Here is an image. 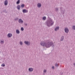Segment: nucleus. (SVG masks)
Segmentation results:
<instances>
[{"instance_id":"16","label":"nucleus","mask_w":75,"mask_h":75,"mask_svg":"<svg viewBox=\"0 0 75 75\" xmlns=\"http://www.w3.org/2000/svg\"><path fill=\"white\" fill-rule=\"evenodd\" d=\"M64 36H62L60 39L61 41H63L64 40Z\"/></svg>"},{"instance_id":"20","label":"nucleus","mask_w":75,"mask_h":75,"mask_svg":"<svg viewBox=\"0 0 75 75\" xmlns=\"http://www.w3.org/2000/svg\"><path fill=\"white\" fill-rule=\"evenodd\" d=\"M3 12H4V13H7V12H6V10L5 9L3 11Z\"/></svg>"},{"instance_id":"22","label":"nucleus","mask_w":75,"mask_h":75,"mask_svg":"<svg viewBox=\"0 0 75 75\" xmlns=\"http://www.w3.org/2000/svg\"><path fill=\"white\" fill-rule=\"evenodd\" d=\"M73 28L74 30H75V26L74 25L73 26Z\"/></svg>"},{"instance_id":"28","label":"nucleus","mask_w":75,"mask_h":75,"mask_svg":"<svg viewBox=\"0 0 75 75\" xmlns=\"http://www.w3.org/2000/svg\"><path fill=\"white\" fill-rule=\"evenodd\" d=\"M18 20V18H17L16 19H15V20L17 21Z\"/></svg>"},{"instance_id":"15","label":"nucleus","mask_w":75,"mask_h":75,"mask_svg":"<svg viewBox=\"0 0 75 75\" xmlns=\"http://www.w3.org/2000/svg\"><path fill=\"white\" fill-rule=\"evenodd\" d=\"M16 33L17 34H20V31L18 30H16Z\"/></svg>"},{"instance_id":"5","label":"nucleus","mask_w":75,"mask_h":75,"mask_svg":"<svg viewBox=\"0 0 75 75\" xmlns=\"http://www.w3.org/2000/svg\"><path fill=\"white\" fill-rule=\"evenodd\" d=\"M18 23L21 24H23V21L21 19H19L18 20Z\"/></svg>"},{"instance_id":"19","label":"nucleus","mask_w":75,"mask_h":75,"mask_svg":"<svg viewBox=\"0 0 75 75\" xmlns=\"http://www.w3.org/2000/svg\"><path fill=\"white\" fill-rule=\"evenodd\" d=\"M1 44H3V43H4V40H1Z\"/></svg>"},{"instance_id":"29","label":"nucleus","mask_w":75,"mask_h":75,"mask_svg":"<svg viewBox=\"0 0 75 75\" xmlns=\"http://www.w3.org/2000/svg\"><path fill=\"white\" fill-rule=\"evenodd\" d=\"M47 72V70H45L44 71V72Z\"/></svg>"},{"instance_id":"2","label":"nucleus","mask_w":75,"mask_h":75,"mask_svg":"<svg viewBox=\"0 0 75 75\" xmlns=\"http://www.w3.org/2000/svg\"><path fill=\"white\" fill-rule=\"evenodd\" d=\"M54 22L52 21V19H50V20L47 21L46 22V25L49 27H50V25H51V26L52 25L54 24Z\"/></svg>"},{"instance_id":"3","label":"nucleus","mask_w":75,"mask_h":75,"mask_svg":"<svg viewBox=\"0 0 75 75\" xmlns=\"http://www.w3.org/2000/svg\"><path fill=\"white\" fill-rule=\"evenodd\" d=\"M61 13L62 14H65V10H62V7H60V8Z\"/></svg>"},{"instance_id":"17","label":"nucleus","mask_w":75,"mask_h":75,"mask_svg":"<svg viewBox=\"0 0 75 75\" xmlns=\"http://www.w3.org/2000/svg\"><path fill=\"white\" fill-rule=\"evenodd\" d=\"M25 5L24 4H22L21 5V7L22 8H24Z\"/></svg>"},{"instance_id":"26","label":"nucleus","mask_w":75,"mask_h":75,"mask_svg":"<svg viewBox=\"0 0 75 75\" xmlns=\"http://www.w3.org/2000/svg\"><path fill=\"white\" fill-rule=\"evenodd\" d=\"M20 45H23V42H20Z\"/></svg>"},{"instance_id":"25","label":"nucleus","mask_w":75,"mask_h":75,"mask_svg":"<svg viewBox=\"0 0 75 75\" xmlns=\"http://www.w3.org/2000/svg\"><path fill=\"white\" fill-rule=\"evenodd\" d=\"M1 66L2 67H5V64H2L1 65Z\"/></svg>"},{"instance_id":"14","label":"nucleus","mask_w":75,"mask_h":75,"mask_svg":"<svg viewBox=\"0 0 75 75\" xmlns=\"http://www.w3.org/2000/svg\"><path fill=\"white\" fill-rule=\"evenodd\" d=\"M59 27H56L55 29V31H57V30H59Z\"/></svg>"},{"instance_id":"24","label":"nucleus","mask_w":75,"mask_h":75,"mask_svg":"<svg viewBox=\"0 0 75 75\" xmlns=\"http://www.w3.org/2000/svg\"><path fill=\"white\" fill-rule=\"evenodd\" d=\"M21 31H24V28L23 27H22L21 28Z\"/></svg>"},{"instance_id":"6","label":"nucleus","mask_w":75,"mask_h":75,"mask_svg":"<svg viewBox=\"0 0 75 75\" xmlns=\"http://www.w3.org/2000/svg\"><path fill=\"white\" fill-rule=\"evenodd\" d=\"M64 30L66 33H68V32H69V30L68 29V28H66Z\"/></svg>"},{"instance_id":"18","label":"nucleus","mask_w":75,"mask_h":75,"mask_svg":"<svg viewBox=\"0 0 75 75\" xmlns=\"http://www.w3.org/2000/svg\"><path fill=\"white\" fill-rule=\"evenodd\" d=\"M42 19L43 20H46V17L45 16H44L43 17Z\"/></svg>"},{"instance_id":"4","label":"nucleus","mask_w":75,"mask_h":75,"mask_svg":"<svg viewBox=\"0 0 75 75\" xmlns=\"http://www.w3.org/2000/svg\"><path fill=\"white\" fill-rule=\"evenodd\" d=\"M24 43L27 45H30V42L28 41H25L24 42Z\"/></svg>"},{"instance_id":"30","label":"nucleus","mask_w":75,"mask_h":75,"mask_svg":"<svg viewBox=\"0 0 75 75\" xmlns=\"http://www.w3.org/2000/svg\"><path fill=\"white\" fill-rule=\"evenodd\" d=\"M52 69H54V66H53L52 67Z\"/></svg>"},{"instance_id":"11","label":"nucleus","mask_w":75,"mask_h":75,"mask_svg":"<svg viewBox=\"0 0 75 75\" xmlns=\"http://www.w3.org/2000/svg\"><path fill=\"white\" fill-rule=\"evenodd\" d=\"M8 4V1H7V0H5L4 2L5 5L6 6V5H7Z\"/></svg>"},{"instance_id":"21","label":"nucleus","mask_w":75,"mask_h":75,"mask_svg":"<svg viewBox=\"0 0 75 75\" xmlns=\"http://www.w3.org/2000/svg\"><path fill=\"white\" fill-rule=\"evenodd\" d=\"M55 66L56 67H58V66H59V65L57 64V63H56L55 65Z\"/></svg>"},{"instance_id":"12","label":"nucleus","mask_w":75,"mask_h":75,"mask_svg":"<svg viewBox=\"0 0 75 75\" xmlns=\"http://www.w3.org/2000/svg\"><path fill=\"white\" fill-rule=\"evenodd\" d=\"M20 8H21V6H20V5H19L17 6V9H18V10H20Z\"/></svg>"},{"instance_id":"9","label":"nucleus","mask_w":75,"mask_h":75,"mask_svg":"<svg viewBox=\"0 0 75 75\" xmlns=\"http://www.w3.org/2000/svg\"><path fill=\"white\" fill-rule=\"evenodd\" d=\"M33 70H34V69L32 68H29L28 69V70L30 72H32V71H33Z\"/></svg>"},{"instance_id":"13","label":"nucleus","mask_w":75,"mask_h":75,"mask_svg":"<svg viewBox=\"0 0 75 75\" xmlns=\"http://www.w3.org/2000/svg\"><path fill=\"white\" fill-rule=\"evenodd\" d=\"M20 0H18L16 2V4H20Z\"/></svg>"},{"instance_id":"1","label":"nucleus","mask_w":75,"mask_h":75,"mask_svg":"<svg viewBox=\"0 0 75 75\" xmlns=\"http://www.w3.org/2000/svg\"><path fill=\"white\" fill-rule=\"evenodd\" d=\"M40 45L43 47H45L46 48H49L51 46L52 47H54V45L52 42H50L49 40H48L47 42H41L40 43Z\"/></svg>"},{"instance_id":"10","label":"nucleus","mask_w":75,"mask_h":75,"mask_svg":"<svg viewBox=\"0 0 75 75\" xmlns=\"http://www.w3.org/2000/svg\"><path fill=\"white\" fill-rule=\"evenodd\" d=\"M8 37L10 38V37H12V34L11 33H9L8 35Z\"/></svg>"},{"instance_id":"31","label":"nucleus","mask_w":75,"mask_h":75,"mask_svg":"<svg viewBox=\"0 0 75 75\" xmlns=\"http://www.w3.org/2000/svg\"><path fill=\"white\" fill-rule=\"evenodd\" d=\"M25 25L27 26V24L25 23Z\"/></svg>"},{"instance_id":"8","label":"nucleus","mask_w":75,"mask_h":75,"mask_svg":"<svg viewBox=\"0 0 75 75\" xmlns=\"http://www.w3.org/2000/svg\"><path fill=\"white\" fill-rule=\"evenodd\" d=\"M37 5H38L37 7L39 8H40V7H41V4L40 3H38Z\"/></svg>"},{"instance_id":"23","label":"nucleus","mask_w":75,"mask_h":75,"mask_svg":"<svg viewBox=\"0 0 75 75\" xmlns=\"http://www.w3.org/2000/svg\"><path fill=\"white\" fill-rule=\"evenodd\" d=\"M55 10L56 11H57L58 10V8H55Z\"/></svg>"},{"instance_id":"7","label":"nucleus","mask_w":75,"mask_h":75,"mask_svg":"<svg viewBox=\"0 0 75 75\" xmlns=\"http://www.w3.org/2000/svg\"><path fill=\"white\" fill-rule=\"evenodd\" d=\"M28 10L25 9H23V13H28Z\"/></svg>"},{"instance_id":"27","label":"nucleus","mask_w":75,"mask_h":75,"mask_svg":"<svg viewBox=\"0 0 75 75\" xmlns=\"http://www.w3.org/2000/svg\"><path fill=\"white\" fill-rule=\"evenodd\" d=\"M60 74V75H62V74H63V73H62V72H61Z\"/></svg>"}]
</instances>
